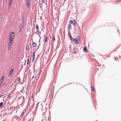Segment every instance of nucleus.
Wrapping results in <instances>:
<instances>
[{
    "label": "nucleus",
    "mask_w": 121,
    "mask_h": 121,
    "mask_svg": "<svg viewBox=\"0 0 121 121\" xmlns=\"http://www.w3.org/2000/svg\"><path fill=\"white\" fill-rule=\"evenodd\" d=\"M13 69H12L9 72V73L8 75L9 77H10L12 76L13 73Z\"/></svg>",
    "instance_id": "obj_8"
},
{
    "label": "nucleus",
    "mask_w": 121,
    "mask_h": 121,
    "mask_svg": "<svg viewBox=\"0 0 121 121\" xmlns=\"http://www.w3.org/2000/svg\"><path fill=\"white\" fill-rule=\"evenodd\" d=\"M18 82L19 83H20L21 82V78L19 76L18 78Z\"/></svg>",
    "instance_id": "obj_20"
},
{
    "label": "nucleus",
    "mask_w": 121,
    "mask_h": 121,
    "mask_svg": "<svg viewBox=\"0 0 121 121\" xmlns=\"http://www.w3.org/2000/svg\"><path fill=\"white\" fill-rule=\"evenodd\" d=\"M69 22H70V24L71 25V24H73V21L72 20H70V21H69Z\"/></svg>",
    "instance_id": "obj_26"
},
{
    "label": "nucleus",
    "mask_w": 121,
    "mask_h": 121,
    "mask_svg": "<svg viewBox=\"0 0 121 121\" xmlns=\"http://www.w3.org/2000/svg\"><path fill=\"white\" fill-rule=\"evenodd\" d=\"M60 1H62V0H60Z\"/></svg>",
    "instance_id": "obj_61"
},
{
    "label": "nucleus",
    "mask_w": 121,
    "mask_h": 121,
    "mask_svg": "<svg viewBox=\"0 0 121 121\" xmlns=\"http://www.w3.org/2000/svg\"><path fill=\"white\" fill-rule=\"evenodd\" d=\"M39 6L42 8V7L43 6V4L42 3H41L39 4Z\"/></svg>",
    "instance_id": "obj_21"
},
{
    "label": "nucleus",
    "mask_w": 121,
    "mask_h": 121,
    "mask_svg": "<svg viewBox=\"0 0 121 121\" xmlns=\"http://www.w3.org/2000/svg\"><path fill=\"white\" fill-rule=\"evenodd\" d=\"M39 37H40V38H41V36H39Z\"/></svg>",
    "instance_id": "obj_56"
},
{
    "label": "nucleus",
    "mask_w": 121,
    "mask_h": 121,
    "mask_svg": "<svg viewBox=\"0 0 121 121\" xmlns=\"http://www.w3.org/2000/svg\"><path fill=\"white\" fill-rule=\"evenodd\" d=\"M38 34V35H39V36H40V35H39V34L38 33H37V34Z\"/></svg>",
    "instance_id": "obj_52"
},
{
    "label": "nucleus",
    "mask_w": 121,
    "mask_h": 121,
    "mask_svg": "<svg viewBox=\"0 0 121 121\" xmlns=\"http://www.w3.org/2000/svg\"><path fill=\"white\" fill-rule=\"evenodd\" d=\"M76 46L78 47L80 46V45H76Z\"/></svg>",
    "instance_id": "obj_49"
},
{
    "label": "nucleus",
    "mask_w": 121,
    "mask_h": 121,
    "mask_svg": "<svg viewBox=\"0 0 121 121\" xmlns=\"http://www.w3.org/2000/svg\"><path fill=\"white\" fill-rule=\"evenodd\" d=\"M117 29H118L117 32H118V34H119V30H118V28H117Z\"/></svg>",
    "instance_id": "obj_42"
},
{
    "label": "nucleus",
    "mask_w": 121,
    "mask_h": 121,
    "mask_svg": "<svg viewBox=\"0 0 121 121\" xmlns=\"http://www.w3.org/2000/svg\"><path fill=\"white\" fill-rule=\"evenodd\" d=\"M7 93H8V92L6 94H3V95H0V97H2V96H3V95H5Z\"/></svg>",
    "instance_id": "obj_32"
},
{
    "label": "nucleus",
    "mask_w": 121,
    "mask_h": 121,
    "mask_svg": "<svg viewBox=\"0 0 121 121\" xmlns=\"http://www.w3.org/2000/svg\"><path fill=\"white\" fill-rule=\"evenodd\" d=\"M96 121H98L97 120H96Z\"/></svg>",
    "instance_id": "obj_59"
},
{
    "label": "nucleus",
    "mask_w": 121,
    "mask_h": 121,
    "mask_svg": "<svg viewBox=\"0 0 121 121\" xmlns=\"http://www.w3.org/2000/svg\"><path fill=\"white\" fill-rule=\"evenodd\" d=\"M76 23H75V22H73V26H74V28L75 27L76 25H75Z\"/></svg>",
    "instance_id": "obj_29"
},
{
    "label": "nucleus",
    "mask_w": 121,
    "mask_h": 121,
    "mask_svg": "<svg viewBox=\"0 0 121 121\" xmlns=\"http://www.w3.org/2000/svg\"><path fill=\"white\" fill-rule=\"evenodd\" d=\"M53 40L54 41H55V39L54 36L53 37Z\"/></svg>",
    "instance_id": "obj_30"
},
{
    "label": "nucleus",
    "mask_w": 121,
    "mask_h": 121,
    "mask_svg": "<svg viewBox=\"0 0 121 121\" xmlns=\"http://www.w3.org/2000/svg\"><path fill=\"white\" fill-rule=\"evenodd\" d=\"M39 30H37L36 31V32H38Z\"/></svg>",
    "instance_id": "obj_37"
},
{
    "label": "nucleus",
    "mask_w": 121,
    "mask_h": 121,
    "mask_svg": "<svg viewBox=\"0 0 121 121\" xmlns=\"http://www.w3.org/2000/svg\"><path fill=\"white\" fill-rule=\"evenodd\" d=\"M36 51H34L33 53V54L32 55V56L35 57V53L36 52Z\"/></svg>",
    "instance_id": "obj_23"
},
{
    "label": "nucleus",
    "mask_w": 121,
    "mask_h": 121,
    "mask_svg": "<svg viewBox=\"0 0 121 121\" xmlns=\"http://www.w3.org/2000/svg\"><path fill=\"white\" fill-rule=\"evenodd\" d=\"M18 118V117H17V116H15L13 117L12 119V121H15V120H17V119Z\"/></svg>",
    "instance_id": "obj_14"
},
{
    "label": "nucleus",
    "mask_w": 121,
    "mask_h": 121,
    "mask_svg": "<svg viewBox=\"0 0 121 121\" xmlns=\"http://www.w3.org/2000/svg\"><path fill=\"white\" fill-rule=\"evenodd\" d=\"M73 33L75 34H78L79 33V31L76 28H74V30L73 32Z\"/></svg>",
    "instance_id": "obj_6"
},
{
    "label": "nucleus",
    "mask_w": 121,
    "mask_h": 121,
    "mask_svg": "<svg viewBox=\"0 0 121 121\" xmlns=\"http://www.w3.org/2000/svg\"><path fill=\"white\" fill-rule=\"evenodd\" d=\"M42 1L43 3H45V2L44 1V0H42Z\"/></svg>",
    "instance_id": "obj_36"
},
{
    "label": "nucleus",
    "mask_w": 121,
    "mask_h": 121,
    "mask_svg": "<svg viewBox=\"0 0 121 121\" xmlns=\"http://www.w3.org/2000/svg\"><path fill=\"white\" fill-rule=\"evenodd\" d=\"M36 28L37 30H39V26L37 24L36 25Z\"/></svg>",
    "instance_id": "obj_24"
},
{
    "label": "nucleus",
    "mask_w": 121,
    "mask_h": 121,
    "mask_svg": "<svg viewBox=\"0 0 121 121\" xmlns=\"http://www.w3.org/2000/svg\"><path fill=\"white\" fill-rule=\"evenodd\" d=\"M13 0H9V3L8 4V8L9 10H11V6L12 5V3Z\"/></svg>",
    "instance_id": "obj_2"
},
{
    "label": "nucleus",
    "mask_w": 121,
    "mask_h": 121,
    "mask_svg": "<svg viewBox=\"0 0 121 121\" xmlns=\"http://www.w3.org/2000/svg\"><path fill=\"white\" fill-rule=\"evenodd\" d=\"M41 71H42L41 70L40 71V72L39 73H39H40Z\"/></svg>",
    "instance_id": "obj_55"
},
{
    "label": "nucleus",
    "mask_w": 121,
    "mask_h": 121,
    "mask_svg": "<svg viewBox=\"0 0 121 121\" xmlns=\"http://www.w3.org/2000/svg\"><path fill=\"white\" fill-rule=\"evenodd\" d=\"M2 94H3L4 93H3V92H2Z\"/></svg>",
    "instance_id": "obj_58"
},
{
    "label": "nucleus",
    "mask_w": 121,
    "mask_h": 121,
    "mask_svg": "<svg viewBox=\"0 0 121 121\" xmlns=\"http://www.w3.org/2000/svg\"><path fill=\"white\" fill-rule=\"evenodd\" d=\"M39 48V47H38V48L37 49H36V51H36V50L38 49V48Z\"/></svg>",
    "instance_id": "obj_53"
},
{
    "label": "nucleus",
    "mask_w": 121,
    "mask_h": 121,
    "mask_svg": "<svg viewBox=\"0 0 121 121\" xmlns=\"http://www.w3.org/2000/svg\"><path fill=\"white\" fill-rule=\"evenodd\" d=\"M73 52L74 54H76L77 53V54H78L79 50L77 47H74L73 49Z\"/></svg>",
    "instance_id": "obj_3"
},
{
    "label": "nucleus",
    "mask_w": 121,
    "mask_h": 121,
    "mask_svg": "<svg viewBox=\"0 0 121 121\" xmlns=\"http://www.w3.org/2000/svg\"><path fill=\"white\" fill-rule=\"evenodd\" d=\"M40 39H39V43L40 42Z\"/></svg>",
    "instance_id": "obj_51"
},
{
    "label": "nucleus",
    "mask_w": 121,
    "mask_h": 121,
    "mask_svg": "<svg viewBox=\"0 0 121 121\" xmlns=\"http://www.w3.org/2000/svg\"><path fill=\"white\" fill-rule=\"evenodd\" d=\"M40 45V42H39V44L38 45V46L39 47Z\"/></svg>",
    "instance_id": "obj_47"
},
{
    "label": "nucleus",
    "mask_w": 121,
    "mask_h": 121,
    "mask_svg": "<svg viewBox=\"0 0 121 121\" xmlns=\"http://www.w3.org/2000/svg\"><path fill=\"white\" fill-rule=\"evenodd\" d=\"M31 50L32 48V47L31 46Z\"/></svg>",
    "instance_id": "obj_54"
},
{
    "label": "nucleus",
    "mask_w": 121,
    "mask_h": 121,
    "mask_svg": "<svg viewBox=\"0 0 121 121\" xmlns=\"http://www.w3.org/2000/svg\"><path fill=\"white\" fill-rule=\"evenodd\" d=\"M52 89H51L50 91V94H52L53 93V91H53L52 92Z\"/></svg>",
    "instance_id": "obj_28"
},
{
    "label": "nucleus",
    "mask_w": 121,
    "mask_h": 121,
    "mask_svg": "<svg viewBox=\"0 0 121 121\" xmlns=\"http://www.w3.org/2000/svg\"><path fill=\"white\" fill-rule=\"evenodd\" d=\"M111 1V2H112L113 1V0H111V1Z\"/></svg>",
    "instance_id": "obj_57"
},
{
    "label": "nucleus",
    "mask_w": 121,
    "mask_h": 121,
    "mask_svg": "<svg viewBox=\"0 0 121 121\" xmlns=\"http://www.w3.org/2000/svg\"><path fill=\"white\" fill-rule=\"evenodd\" d=\"M26 1L27 7L28 8L30 6V0H26Z\"/></svg>",
    "instance_id": "obj_10"
},
{
    "label": "nucleus",
    "mask_w": 121,
    "mask_h": 121,
    "mask_svg": "<svg viewBox=\"0 0 121 121\" xmlns=\"http://www.w3.org/2000/svg\"><path fill=\"white\" fill-rule=\"evenodd\" d=\"M14 37L9 36V43H12Z\"/></svg>",
    "instance_id": "obj_4"
},
{
    "label": "nucleus",
    "mask_w": 121,
    "mask_h": 121,
    "mask_svg": "<svg viewBox=\"0 0 121 121\" xmlns=\"http://www.w3.org/2000/svg\"><path fill=\"white\" fill-rule=\"evenodd\" d=\"M27 61L28 62H28H29V58H28V59H27Z\"/></svg>",
    "instance_id": "obj_45"
},
{
    "label": "nucleus",
    "mask_w": 121,
    "mask_h": 121,
    "mask_svg": "<svg viewBox=\"0 0 121 121\" xmlns=\"http://www.w3.org/2000/svg\"><path fill=\"white\" fill-rule=\"evenodd\" d=\"M4 78V77L3 76L1 78V79L0 80V85H1L3 81V79Z\"/></svg>",
    "instance_id": "obj_12"
},
{
    "label": "nucleus",
    "mask_w": 121,
    "mask_h": 121,
    "mask_svg": "<svg viewBox=\"0 0 121 121\" xmlns=\"http://www.w3.org/2000/svg\"><path fill=\"white\" fill-rule=\"evenodd\" d=\"M35 57H33L32 60V62L34 61V60H35Z\"/></svg>",
    "instance_id": "obj_31"
},
{
    "label": "nucleus",
    "mask_w": 121,
    "mask_h": 121,
    "mask_svg": "<svg viewBox=\"0 0 121 121\" xmlns=\"http://www.w3.org/2000/svg\"><path fill=\"white\" fill-rule=\"evenodd\" d=\"M5 2H7V0H4Z\"/></svg>",
    "instance_id": "obj_48"
},
{
    "label": "nucleus",
    "mask_w": 121,
    "mask_h": 121,
    "mask_svg": "<svg viewBox=\"0 0 121 121\" xmlns=\"http://www.w3.org/2000/svg\"><path fill=\"white\" fill-rule=\"evenodd\" d=\"M6 83H4V84H3V86H5V85H6Z\"/></svg>",
    "instance_id": "obj_33"
},
{
    "label": "nucleus",
    "mask_w": 121,
    "mask_h": 121,
    "mask_svg": "<svg viewBox=\"0 0 121 121\" xmlns=\"http://www.w3.org/2000/svg\"><path fill=\"white\" fill-rule=\"evenodd\" d=\"M12 44V43H8V49L9 50L10 49L11 46Z\"/></svg>",
    "instance_id": "obj_15"
},
{
    "label": "nucleus",
    "mask_w": 121,
    "mask_h": 121,
    "mask_svg": "<svg viewBox=\"0 0 121 121\" xmlns=\"http://www.w3.org/2000/svg\"><path fill=\"white\" fill-rule=\"evenodd\" d=\"M39 104H40V103L39 102H38L37 104V105H36V107H37V106H38V105H39Z\"/></svg>",
    "instance_id": "obj_35"
},
{
    "label": "nucleus",
    "mask_w": 121,
    "mask_h": 121,
    "mask_svg": "<svg viewBox=\"0 0 121 121\" xmlns=\"http://www.w3.org/2000/svg\"><path fill=\"white\" fill-rule=\"evenodd\" d=\"M15 36V33L11 31L9 34V36L14 37Z\"/></svg>",
    "instance_id": "obj_7"
},
{
    "label": "nucleus",
    "mask_w": 121,
    "mask_h": 121,
    "mask_svg": "<svg viewBox=\"0 0 121 121\" xmlns=\"http://www.w3.org/2000/svg\"><path fill=\"white\" fill-rule=\"evenodd\" d=\"M48 39V36H46V37L45 39L44 40V43H45L46 42H47V39Z\"/></svg>",
    "instance_id": "obj_22"
},
{
    "label": "nucleus",
    "mask_w": 121,
    "mask_h": 121,
    "mask_svg": "<svg viewBox=\"0 0 121 121\" xmlns=\"http://www.w3.org/2000/svg\"><path fill=\"white\" fill-rule=\"evenodd\" d=\"M29 62H28H28L27 61V65H28V63H29Z\"/></svg>",
    "instance_id": "obj_43"
},
{
    "label": "nucleus",
    "mask_w": 121,
    "mask_h": 121,
    "mask_svg": "<svg viewBox=\"0 0 121 121\" xmlns=\"http://www.w3.org/2000/svg\"><path fill=\"white\" fill-rule=\"evenodd\" d=\"M24 113V112H22V114L21 115V117H22L23 116Z\"/></svg>",
    "instance_id": "obj_27"
},
{
    "label": "nucleus",
    "mask_w": 121,
    "mask_h": 121,
    "mask_svg": "<svg viewBox=\"0 0 121 121\" xmlns=\"http://www.w3.org/2000/svg\"><path fill=\"white\" fill-rule=\"evenodd\" d=\"M3 103L2 102L0 103V108L3 107Z\"/></svg>",
    "instance_id": "obj_18"
},
{
    "label": "nucleus",
    "mask_w": 121,
    "mask_h": 121,
    "mask_svg": "<svg viewBox=\"0 0 121 121\" xmlns=\"http://www.w3.org/2000/svg\"><path fill=\"white\" fill-rule=\"evenodd\" d=\"M64 0V1H66V0Z\"/></svg>",
    "instance_id": "obj_60"
},
{
    "label": "nucleus",
    "mask_w": 121,
    "mask_h": 121,
    "mask_svg": "<svg viewBox=\"0 0 121 121\" xmlns=\"http://www.w3.org/2000/svg\"><path fill=\"white\" fill-rule=\"evenodd\" d=\"M40 104V105L41 106L42 110H44L45 109V108L43 107V105L42 104Z\"/></svg>",
    "instance_id": "obj_25"
},
{
    "label": "nucleus",
    "mask_w": 121,
    "mask_h": 121,
    "mask_svg": "<svg viewBox=\"0 0 121 121\" xmlns=\"http://www.w3.org/2000/svg\"><path fill=\"white\" fill-rule=\"evenodd\" d=\"M68 33L69 34V37L70 39L71 40H72L73 38L72 36L71 35V34L70 33L69 31Z\"/></svg>",
    "instance_id": "obj_11"
},
{
    "label": "nucleus",
    "mask_w": 121,
    "mask_h": 121,
    "mask_svg": "<svg viewBox=\"0 0 121 121\" xmlns=\"http://www.w3.org/2000/svg\"><path fill=\"white\" fill-rule=\"evenodd\" d=\"M71 83H69L68 84H67L66 85H65V86H66V85H68V84H71Z\"/></svg>",
    "instance_id": "obj_40"
},
{
    "label": "nucleus",
    "mask_w": 121,
    "mask_h": 121,
    "mask_svg": "<svg viewBox=\"0 0 121 121\" xmlns=\"http://www.w3.org/2000/svg\"><path fill=\"white\" fill-rule=\"evenodd\" d=\"M32 45L33 48L37 46V44L35 43L32 42Z\"/></svg>",
    "instance_id": "obj_16"
},
{
    "label": "nucleus",
    "mask_w": 121,
    "mask_h": 121,
    "mask_svg": "<svg viewBox=\"0 0 121 121\" xmlns=\"http://www.w3.org/2000/svg\"><path fill=\"white\" fill-rule=\"evenodd\" d=\"M34 76H32V79L33 78H34Z\"/></svg>",
    "instance_id": "obj_46"
},
{
    "label": "nucleus",
    "mask_w": 121,
    "mask_h": 121,
    "mask_svg": "<svg viewBox=\"0 0 121 121\" xmlns=\"http://www.w3.org/2000/svg\"><path fill=\"white\" fill-rule=\"evenodd\" d=\"M71 29V25L70 24H69L68 26V30L69 31Z\"/></svg>",
    "instance_id": "obj_13"
},
{
    "label": "nucleus",
    "mask_w": 121,
    "mask_h": 121,
    "mask_svg": "<svg viewBox=\"0 0 121 121\" xmlns=\"http://www.w3.org/2000/svg\"><path fill=\"white\" fill-rule=\"evenodd\" d=\"M87 48L86 47H84L83 49V51L85 52H87Z\"/></svg>",
    "instance_id": "obj_17"
},
{
    "label": "nucleus",
    "mask_w": 121,
    "mask_h": 121,
    "mask_svg": "<svg viewBox=\"0 0 121 121\" xmlns=\"http://www.w3.org/2000/svg\"><path fill=\"white\" fill-rule=\"evenodd\" d=\"M91 57H94V55H92V56H91Z\"/></svg>",
    "instance_id": "obj_39"
},
{
    "label": "nucleus",
    "mask_w": 121,
    "mask_h": 121,
    "mask_svg": "<svg viewBox=\"0 0 121 121\" xmlns=\"http://www.w3.org/2000/svg\"><path fill=\"white\" fill-rule=\"evenodd\" d=\"M11 96L10 95H9L8 96V98L9 99H10V98Z\"/></svg>",
    "instance_id": "obj_34"
},
{
    "label": "nucleus",
    "mask_w": 121,
    "mask_h": 121,
    "mask_svg": "<svg viewBox=\"0 0 121 121\" xmlns=\"http://www.w3.org/2000/svg\"><path fill=\"white\" fill-rule=\"evenodd\" d=\"M73 21V22H75V23H76V21L75 20H74Z\"/></svg>",
    "instance_id": "obj_41"
},
{
    "label": "nucleus",
    "mask_w": 121,
    "mask_h": 121,
    "mask_svg": "<svg viewBox=\"0 0 121 121\" xmlns=\"http://www.w3.org/2000/svg\"><path fill=\"white\" fill-rule=\"evenodd\" d=\"M38 33H39V34H41V32H40V31H39Z\"/></svg>",
    "instance_id": "obj_44"
},
{
    "label": "nucleus",
    "mask_w": 121,
    "mask_h": 121,
    "mask_svg": "<svg viewBox=\"0 0 121 121\" xmlns=\"http://www.w3.org/2000/svg\"><path fill=\"white\" fill-rule=\"evenodd\" d=\"M22 26L21 24H20V26H18V28L19 29L18 32L19 33H21L22 31Z\"/></svg>",
    "instance_id": "obj_9"
},
{
    "label": "nucleus",
    "mask_w": 121,
    "mask_h": 121,
    "mask_svg": "<svg viewBox=\"0 0 121 121\" xmlns=\"http://www.w3.org/2000/svg\"><path fill=\"white\" fill-rule=\"evenodd\" d=\"M21 18L22 19V28H23L24 27V21L25 19L24 18V16H22L21 17Z\"/></svg>",
    "instance_id": "obj_5"
},
{
    "label": "nucleus",
    "mask_w": 121,
    "mask_h": 121,
    "mask_svg": "<svg viewBox=\"0 0 121 121\" xmlns=\"http://www.w3.org/2000/svg\"><path fill=\"white\" fill-rule=\"evenodd\" d=\"M91 89L92 91H93L95 90V89L93 86L91 87Z\"/></svg>",
    "instance_id": "obj_19"
},
{
    "label": "nucleus",
    "mask_w": 121,
    "mask_h": 121,
    "mask_svg": "<svg viewBox=\"0 0 121 121\" xmlns=\"http://www.w3.org/2000/svg\"><path fill=\"white\" fill-rule=\"evenodd\" d=\"M44 11H47V10L46 9H45L44 10Z\"/></svg>",
    "instance_id": "obj_50"
},
{
    "label": "nucleus",
    "mask_w": 121,
    "mask_h": 121,
    "mask_svg": "<svg viewBox=\"0 0 121 121\" xmlns=\"http://www.w3.org/2000/svg\"><path fill=\"white\" fill-rule=\"evenodd\" d=\"M80 37L79 35H77L75 38H73L72 40L76 44H80L81 40H80Z\"/></svg>",
    "instance_id": "obj_1"
},
{
    "label": "nucleus",
    "mask_w": 121,
    "mask_h": 121,
    "mask_svg": "<svg viewBox=\"0 0 121 121\" xmlns=\"http://www.w3.org/2000/svg\"><path fill=\"white\" fill-rule=\"evenodd\" d=\"M46 120V118H44V119H43V121L44 120Z\"/></svg>",
    "instance_id": "obj_38"
}]
</instances>
